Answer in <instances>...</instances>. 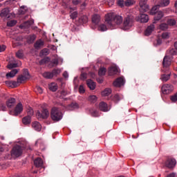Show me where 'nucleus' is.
<instances>
[{
    "label": "nucleus",
    "mask_w": 177,
    "mask_h": 177,
    "mask_svg": "<svg viewBox=\"0 0 177 177\" xmlns=\"http://www.w3.org/2000/svg\"><path fill=\"white\" fill-rule=\"evenodd\" d=\"M80 79H81L82 80H86V79H87V73H82L81 74V75H80Z\"/></svg>",
    "instance_id": "obj_54"
},
{
    "label": "nucleus",
    "mask_w": 177,
    "mask_h": 177,
    "mask_svg": "<svg viewBox=\"0 0 177 177\" xmlns=\"http://www.w3.org/2000/svg\"><path fill=\"white\" fill-rule=\"evenodd\" d=\"M111 93V89L110 88H106L102 93V96H109Z\"/></svg>",
    "instance_id": "obj_34"
},
{
    "label": "nucleus",
    "mask_w": 177,
    "mask_h": 177,
    "mask_svg": "<svg viewBox=\"0 0 177 177\" xmlns=\"http://www.w3.org/2000/svg\"><path fill=\"white\" fill-rule=\"evenodd\" d=\"M35 39H36V35H29L28 37V43L29 44H32L34 43Z\"/></svg>",
    "instance_id": "obj_33"
},
{
    "label": "nucleus",
    "mask_w": 177,
    "mask_h": 177,
    "mask_svg": "<svg viewBox=\"0 0 177 177\" xmlns=\"http://www.w3.org/2000/svg\"><path fill=\"white\" fill-rule=\"evenodd\" d=\"M12 88H16L19 85V82H18V80H17V81H12Z\"/></svg>",
    "instance_id": "obj_58"
},
{
    "label": "nucleus",
    "mask_w": 177,
    "mask_h": 177,
    "mask_svg": "<svg viewBox=\"0 0 177 177\" xmlns=\"http://www.w3.org/2000/svg\"><path fill=\"white\" fill-rule=\"evenodd\" d=\"M90 113L91 116L93 117H95V118L99 117V112L96 110L91 109L90 110Z\"/></svg>",
    "instance_id": "obj_41"
},
{
    "label": "nucleus",
    "mask_w": 177,
    "mask_h": 177,
    "mask_svg": "<svg viewBox=\"0 0 177 177\" xmlns=\"http://www.w3.org/2000/svg\"><path fill=\"white\" fill-rule=\"evenodd\" d=\"M78 16L77 12H73L70 15L71 19H73V20H75V19H77Z\"/></svg>",
    "instance_id": "obj_51"
},
{
    "label": "nucleus",
    "mask_w": 177,
    "mask_h": 177,
    "mask_svg": "<svg viewBox=\"0 0 177 177\" xmlns=\"http://www.w3.org/2000/svg\"><path fill=\"white\" fill-rule=\"evenodd\" d=\"M25 24H28V27H30V26H32V24H34V20L31 19V20L27 21L26 22H25Z\"/></svg>",
    "instance_id": "obj_57"
},
{
    "label": "nucleus",
    "mask_w": 177,
    "mask_h": 177,
    "mask_svg": "<svg viewBox=\"0 0 177 177\" xmlns=\"http://www.w3.org/2000/svg\"><path fill=\"white\" fill-rule=\"evenodd\" d=\"M41 53L43 55H48V48H44L41 50Z\"/></svg>",
    "instance_id": "obj_59"
},
{
    "label": "nucleus",
    "mask_w": 177,
    "mask_h": 177,
    "mask_svg": "<svg viewBox=\"0 0 177 177\" xmlns=\"http://www.w3.org/2000/svg\"><path fill=\"white\" fill-rule=\"evenodd\" d=\"M23 111V105L21 102L17 104V106H15V109L14 111H10V114L14 116H17Z\"/></svg>",
    "instance_id": "obj_7"
},
{
    "label": "nucleus",
    "mask_w": 177,
    "mask_h": 177,
    "mask_svg": "<svg viewBox=\"0 0 177 177\" xmlns=\"http://www.w3.org/2000/svg\"><path fill=\"white\" fill-rule=\"evenodd\" d=\"M42 75L46 79H53V74L52 72H44Z\"/></svg>",
    "instance_id": "obj_31"
},
{
    "label": "nucleus",
    "mask_w": 177,
    "mask_h": 177,
    "mask_svg": "<svg viewBox=\"0 0 177 177\" xmlns=\"http://www.w3.org/2000/svg\"><path fill=\"white\" fill-rule=\"evenodd\" d=\"M170 76H171V73L162 74L161 76V80H162V82H166L168 80H169Z\"/></svg>",
    "instance_id": "obj_32"
},
{
    "label": "nucleus",
    "mask_w": 177,
    "mask_h": 177,
    "mask_svg": "<svg viewBox=\"0 0 177 177\" xmlns=\"http://www.w3.org/2000/svg\"><path fill=\"white\" fill-rule=\"evenodd\" d=\"M49 89L53 92H56L58 89V85L55 82H52L49 85Z\"/></svg>",
    "instance_id": "obj_27"
},
{
    "label": "nucleus",
    "mask_w": 177,
    "mask_h": 177,
    "mask_svg": "<svg viewBox=\"0 0 177 177\" xmlns=\"http://www.w3.org/2000/svg\"><path fill=\"white\" fill-rule=\"evenodd\" d=\"M138 21H140V23H147V21H149L148 15L145 14H141L138 17Z\"/></svg>",
    "instance_id": "obj_18"
},
{
    "label": "nucleus",
    "mask_w": 177,
    "mask_h": 177,
    "mask_svg": "<svg viewBox=\"0 0 177 177\" xmlns=\"http://www.w3.org/2000/svg\"><path fill=\"white\" fill-rule=\"evenodd\" d=\"M6 84L7 86L12 88V81L7 80L6 81Z\"/></svg>",
    "instance_id": "obj_63"
},
{
    "label": "nucleus",
    "mask_w": 177,
    "mask_h": 177,
    "mask_svg": "<svg viewBox=\"0 0 177 177\" xmlns=\"http://www.w3.org/2000/svg\"><path fill=\"white\" fill-rule=\"evenodd\" d=\"M160 5H157L156 6H153L150 12V14L153 15L154 14H156L157 12H159L158 10L160 8Z\"/></svg>",
    "instance_id": "obj_37"
},
{
    "label": "nucleus",
    "mask_w": 177,
    "mask_h": 177,
    "mask_svg": "<svg viewBox=\"0 0 177 177\" xmlns=\"http://www.w3.org/2000/svg\"><path fill=\"white\" fill-rule=\"evenodd\" d=\"M167 55L170 56L177 55V50L175 48H170L167 50Z\"/></svg>",
    "instance_id": "obj_35"
},
{
    "label": "nucleus",
    "mask_w": 177,
    "mask_h": 177,
    "mask_svg": "<svg viewBox=\"0 0 177 177\" xmlns=\"http://www.w3.org/2000/svg\"><path fill=\"white\" fill-rule=\"evenodd\" d=\"M97 30L101 32H106L107 30V27L106 24H100L97 27Z\"/></svg>",
    "instance_id": "obj_29"
},
{
    "label": "nucleus",
    "mask_w": 177,
    "mask_h": 177,
    "mask_svg": "<svg viewBox=\"0 0 177 177\" xmlns=\"http://www.w3.org/2000/svg\"><path fill=\"white\" fill-rule=\"evenodd\" d=\"M1 17H5L6 19H10V10L8 8H4L0 13Z\"/></svg>",
    "instance_id": "obj_16"
},
{
    "label": "nucleus",
    "mask_w": 177,
    "mask_h": 177,
    "mask_svg": "<svg viewBox=\"0 0 177 177\" xmlns=\"http://www.w3.org/2000/svg\"><path fill=\"white\" fill-rule=\"evenodd\" d=\"M97 100V97L96 95H89L88 101L91 103H95Z\"/></svg>",
    "instance_id": "obj_36"
},
{
    "label": "nucleus",
    "mask_w": 177,
    "mask_h": 177,
    "mask_svg": "<svg viewBox=\"0 0 177 177\" xmlns=\"http://www.w3.org/2000/svg\"><path fill=\"white\" fill-rule=\"evenodd\" d=\"M135 3V1L133 0H127L124 2V6H131Z\"/></svg>",
    "instance_id": "obj_44"
},
{
    "label": "nucleus",
    "mask_w": 177,
    "mask_h": 177,
    "mask_svg": "<svg viewBox=\"0 0 177 177\" xmlns=\"http://www.w3.org/2000/svg\"><path fill=\"white\" fill-rule=\"evenodd\" d=\"M124 84V80L123 77H118L114 82H113V86L115 87H121Z\"/></svg>",
    "instance_id": "obj_12"
},
{
    "label": "nucleus",
    "mask_w": 177,
    "mask_h": 177,
    "mask_svg": "<svg viewBox=\"0 0 177 177\" xmlns=\"http://www.w3.org/2000/svg\"><path fill=\"white\" fill-rule=\"evenodd\" d=\"M60 73H61V70L60 69H53L52 71L53 77L57 76Z\"/></svg>",
    "instance_id": "obj_45"
},
{
    "label": "nucleus",
    "mask_w": 177,
    "mask_h": 177,
    "mask_svg": "<svg viewBox=\"0 0 177 177\" xmlns=\"http://www.w3.org/2000/svg\"><path fill=\"white\" fill-rule=\"evenodd\" d=\"M15 55L17 56V57H18V59H22L24 57V54L21 50H18Z\"/></svg>",
    "instance_id": "obj_50"
},
{
    "label": "nucleus",
    "mask_w": 177,
    "mask_h": 177,
    "mask_svg": "<svg viewBox=\"0 0 177 177\" xmlns=\"http://www.w3.org/2000/svg\"><path fill=\"white\" fill-rule=\"evenodd\" d=\"M51 63L53 65L57 66L59 64V59L57 58H54L52 59Z\"/></svg>",
    "instance_id": "obj_53"
},
{
    "label": "nucleus",
    "mask_w": 177,
    "mask_h": 177,
    "mask_svg": "<svg viewBox=\"0 0 177 177\" xmlns=\"http://www.w3.org/2000/svg\"><path fill=\"white\" fill-rule=\"evenodd\" d=\"M44 46V41L42 39H38L35 41V43L34 44V48L36 50H39L41 48H43Z\"/></svg>",
    "instance_id": "obj_13"
},
{
    "label": "nucleus",
    "mask_w": 177,
    "mask_h": 177,
    "mask_svg": "<svg viewBox=\"0 0 177 177\" xmlns=\"http://www.w3.org/2000/svg\"><path fill=\"white\" fill-rule=\"evenodd\" d=\"M80 108L79 104L77 102H71L69 105L67 106V110L68 111H73L75 109H77Z\"/></svg>",
    "instance_id": "obj_17"
},
{
    "label": "nucleus",
    "mask_w": 177,
    "mask_h": 177,
    "mask_svg": "<svg viewBox=\"0 0 177 177\" xmlns=\"http://www.w3.org/2000/svg\"><path fill=\"white\" fill-rule=\"evenodd\" d=\"M31 122V118L30 116H27L22 118V123H24V124L27 125L30 124Z\"/></svg>",
    "instance_id": "obj_30"
},
{
    "label": "nucleus",
    "mask_w": 177,
    "mask_h": 177,
    "mask_svg": "<svg viewBox=\"0 0 177 177\" xmlns=\"http://www.w3.org/2000/svg\"><path fill=\"white\" fill-rule=\"evenodd\" d=\"M160 28L162 31H166L169 28V26L167 24L163 23L160 25Z\"/></svg>",
    "instance_id": "obj_40"
},
{
    "label": "nucleus",
    "mask_w": 177,
    "mask_h": 177,
    "mask_svg": "<svg viewBox=\"0 0 177 177\" xmlns=\"http://www.w3.org/2000/svg\"><path fill=\"white\" fill-rule=\"evenodd\" d=\"M50 118L52 120L59 122L62 119L63 114L57 108L54 107L51 109Z\"/></svg>",
    "instance_id": "obj_2"
},
{
    "label": "nucleus",
    "mask_w": 177,
    "mask_h": 177,
    "mask_svg": "<svg viewBox=\"0 0 177 177\" xmlns=\"http://www.w3.org/2000/svg\"><path fill=\"white\" fill-rule=\"evenodd\" d=\"M17 23L16 20H11L7 23V26L8 27H14V26H16Z\"/></svg>",
    "instance_id": "obj_42"
},
{
    "label": "nucleus",
    "mask_w": 177,
    "mask_h": 177,
    "mask_svg": "<svg viewBox=\"0 0 177 177\" xmlns=\"http://www.w3.org/2000/svg\"><path fill=\"white\" fill-rule=\"evenodd\" d=\"M118 6H120L121 8L124 7V6H125V1L123 0H119L118 1Z\"/></svg>",
    "instance_id": "obj_56"
},
{
    "label": "nucleus",
    "mask_w": 177,
    "mask_h": 177,
    "mask_svg": "<svg viewBox=\"0 0 177 177\" xmlns=\"http://www.w3.org/2000/svg\"><path fill=\"white\" fill-rule=\"evenodd\" d=\"M18 72L19 71L17 69H13L10 73H8L6 74V77L7 78H9V77L13 78Z\"/></svg>",
    "instance_id": "obj_26"
},
{
    "label": "nucleus",
    "mask_w": 177,
    "mask_h": 177,
    "mask_svg": "<svg viewBox=\"0 0 177 177\" xmlns=\"http://www.w3.org/2000/svg\"><path fill=\"white\" fill-rule=\"evenodd\" d=\"M113 100L115 103H118L120 100V95H118V94H115V95H114V97L113 98Z\"/></svg>",
    "instance_id": "obj_52"
},
{
    "label": "nucleus",
    "mask_w": 177,
    "mask_h": 177,
    "mask_svg": "<svg viewBox=\"0 0 177 177\" xmlns=\"http://www.w3.org/2000/svg\"><path fill=\"white\" fill-rule=\"evenodd\" d=\"M169 37V34L167 32H164L162 35V38L164 39H167Z\"/></svg>",
    "instance_id": "obj_62"
},
{
    "label": "nucleus",
    "mask_w": 177,
    "mask_h": 177,
    "mask_svg": "<svg viewBox=\"0 0 177 177\" xmlns=\"http://www.w3.org/2000/svg\"><path fill=\"white\" fill-rule=\"evenodd\" d=\"M91 21L93 24L91 26V28H93V30H95V28H96V26H97L99 23H100V15L96 14L93 15L91 18Z\"/></svg>",
    "instance_id": "obj_10"
},
{
    "label": "nucleus",
    "mask_w": 177,
    "mask_h": 177,
    "mask_svg": "<svg viewBox=\"0 0 177 177\" xmlns=\"http://www.w3.org/2000/svg\"><path fill=\"white\" fill-rule=\"evenodd\" d=\"M134 18L131 15H128L124 18L122 28L123 30H127L133 26Z\"/></svg>",
    "instance_id": "obj_3"
},
{
    "label": "nucleus",
    "mask_w": 177,
    "mask_h": 177,
    "mask_svg": "<svg viewBox=\"0 0 177 177\" xmlns=\"http://www.w3.org/2000/svg\"><path fill=\"white\" fill-rule=\"evenodd\" d=\"M118 72V69L116 66H111L109 69V73L110 75H114L117 74Z\"/></svg>",
    "instance_id": "obj_25"
},
{
    "label": "nucleus",
    "mask_w": 177,
    "mask_h": 177,
    "mask_svg": "<svg viewBox=\"0 0 177 177\" xmlns=\"http://www.w3.org/2000/svg\"><path fill=\"white\" fill-rule=\"evenodd\" d=\"M7 67H8V69H12V68H17V63H10V62H9Z\"/></svg>",
    "instance_id": "obj_43"
},
{
    "label": "nucleus",
    "mask_w": 177,
    "mask_h": 177,
    "mask_svg": "<svg viewBox=\"0 0 177 177\" xmlns=\"http://www.w3.org/2000/svg\"><path fill=\"white\" fill-rule=\"evenodd\" d=\"M32 128L37 131L41 130V125L39 122H34L32 123Z\"/></svg>",
    "instance_id": "obj_21"
},
{
    "label": "nucleus",
    "mask_w": 177,
    "mask_h": 177,
    "mask_svg": "<svg viewBox=\"0 0 177 177\" xmlns=\"http://www.w3.org/2000/svg\"><path fill=\"white\" fill-rule=\"evenodd\" d=\"M16 104V100L15 98H9L8 100L6 102V105L8 108L9 109H12L15 107Z\"/></svg>",
    "instance_id": "obj_14"
},
{
    "label": "nucleus",
    "mask_w": 177,
    "mask_h": 177,
    "mask_svg": "<svg viewBox=\"0 0 177 177\" xmlns=\"http://www.w3.org/2000/svg\"><path fill=\"white\" fill-rule=\"evenodd\" d=\"M79 92H80V93H85V88L83 85L80 86Z\"/></svg>",
    "instance_id": "obj_55"
},
{
    "label": "nucleus",
    "mask_w": 177,
    "mask_h": 177,
    "mask_svg": "<svg viewBox=\"0 0 177 177\" xmlns=\"http://www.w3.org/2000/svg\"><path fill=\"white\" fill-rule=\"evenodd\" d=\"M169 0H162L160 2V6L162 7L167 6L169 4Z\"/></svg>",
    "instance_id": "obj_46"
},
{
    "label": "nucleus",
    "mask_w": 177,
    "mask_h": 177,
    "mask_svg": "<svg viewBox=\"0 0 177 177\" xmlns=\"http://www.w3.org/2000/svg\"><path fill=\"white\" fill-rule=\"evenodd\" d=\"M17 80H18V82L19 84H23L29 79L27 77H26L23 75H21L18 76V78H17Z\"/></svg>",
    "instance_id": "obj_28"
},
{
    "label": "nucleus",
    "mask_w": 177,
    "mask_h": 177,
    "mask_svg": "<svg viewBox=\"0 0 177 177\" xmlns=\"http://www.w3.org/2000/svg\"><path fill=\"white\" fill-rule=\"evenodd\" d=\"M6 49V46L5 45H0V53L4 52Z\"/></svg>",
    "instance_id": "obj_61"
},
{
    "label": "nucleus",
    "mask_w": 177,
    "mask_h": 177,
    "mask_svg": "<svg viewBox=\"0 0 177 177\" xmlns=\"http://www.w3.org/2000/svg\"><path fill=\"white\" fill-rule=\"evenodd\" d=\"M176 176V174L175 173H171L170 174H167V177H175Z\"/></svg>",
    "instance_id": "obj_64"
},
{
    "label": "nucleus",
    "mask_w": 177,
    "mask_h": 177,
    "mask_svg": "<svg viewBox=\"0 0 177 177\" xmlns=\"http://www.w3.org/2000/svg\"><path fill=\"white\" fill-rule=\"evenodd\" d=\"M154 15L155 17L153 24H156V21H159V20H161V19L164 16V13L162 11H159L154 14Z\"/></svg>",
    "instance_id": "obj_15"
},
{
    "label": "nucleus",
    "mask_w": 177,
    "mask_h": 177,
    "mask_svg": "<svg viewBox=\"0 0 177 177\" xmlns=\"http://www.w3.org/2000/svg\"><path fill=\"white\" fill-rule=\"evenodd\" d=\"M82 0H72V3L73 5L77 6L81 3Z\"/></svg>",
    "instance_id": "obj_60"
},
{
    "label": "nucleus",
    "mask_w": 177,
    "mask_h": 177,
    "mask_svg": "<svg viewBox=\"0 0 177 177\" xmlns=\"http://www.w3.org/2000/svg\"><path fill=\"white\" fill-rule=\"evenodd\" d=\"M171 63V57L166 55L165 58L163 59V68L162 69V72H165V68L168 69V68L170 66Z\"/></svg>",
    "instance_id": "obj_9"
},
{
    "label": "nucleus",
    "mask_w": 177,
    "mask_h": 177,
    "mask_svg": "<svg viewBox=\"0 0 177 177\" xmlns=\"http://www.w3.org/2000/svg\"><path fill=\"white\" fill-rule=\"evenodd\" d=\"M26 112L28 113V115L27 116H29L30 118L34 115V111H33V109L32 108L28 109Z\"/></svg>",
    "instance_id": "obj_47"
},
{
    "label": "nucleus",
    "mask_w": 177,
    "mask_h": 177,
    "mask_svg": "<svg viewBox=\"0 0 177 177\" xmlns=\"http://www.w3.org/2000/svg\"><path fill=\"white\" fill-rule=\"evenodd\" d=\"M176 21L173 19H167V26H176Z\"/></svg>",
    "instance_id": "obj_39"
},
{
    "label": "nucleus",
    "mask_w": 177,
    "mask_h": 177,
    "mask_svg": "<svg viewBox=\"0 0 177 177\" xmlns=\"http://www.w3.org/2000/svg\"><path fill=\"white\" fill-rule=\"evenodd\" d=\"M147 3V0H140V10L142 12H147L149 10V6Z\"/></svg>",
    "instance_id": "obj_11"
},
{
    "label": "nucleus",
    "mask_w": 177,
    "mask_h": 177,
    "mask_svg": "<svg viewBox=\"0 0 177 177\" xmlns=\"http://www.w3.org/2000/svg\"><path fill=\"white\" fill-rule=\"evenodd\" d=\"M154 28H155L154 25L151 24V25L149 26L145 32V36H147V37L150 36L151 34L152 33V32L153 31Z\"/></svg>",
    "instance_id": "obj_19"
},
{
    "label": "nucleus",
    "mask_w": 177,
    "mask_h": 177,
    "mask_svg": "<svg viewBox=\"0 0 177 177\" xmlns=\"http://www.w3.org/2000/svg\"><path fill=\"white\" fill-rule=\"evenodd\" d=\"M170 100H171L172 102H177V93L173 94V95H170Z\"/></svg>",
    "instance_id": "obj_49"
},
{
    "label": "nucleus",
    "mask_w": 177,
    "mask_h": 177,
    "mask_svg": "<svg viewBox=\"0 0 177 177\" xmlns=\"http://www.w3.org/2000/svg\"><path fill=\"white\" fill-rule=\"evenodd\" d=\"M176 165V160L173 158H167L165 162V166L169 168V169H173Z\"/></svg>",
    "instance_id": "obj_8"
},
{
    "label": "nucleus",
    "mask_w": 177,
    "mask_h": 177,
    "mask_svg": "<svg viewBox=\"0 0 177 177\" xmlns=\"http://www.w3.org/2000/svg\"><path fill=\"white\" fill-rule=\"evenodd\" d=\"M99 109L101 111H103V112H106L108 111V105L107 104H106V102H100V104H99Z\"/></svg>",
    "instance_id": "obj_22"
},
{
    "label": "nucleus",
    "mask_w": 177,
    "mask_h": 177,
    "mask_svg": "<svg viewBox=\"0 0 177 177\" xmlns=\"http://www.w3.org/2000/svg\"><path fill=\"white\" fill-rule=\"evenodd\" d=\"M23 149L19 145H15L11 151V155L13 157H19L22 154Z\"/></svg>",
    "instance_id": "obj_5"
},
{
    "label": "nucleus",
    "mask_w": 177,
    "mask_h": 177,
    "mask_svg": "<svg viewBox=\"0 0 177 177\" xmlns=\"http://www.w3.org/2000/svg\"><path fill=\"white\" fill-rule=\"evenodd\" d=\"M34 165L37 167H41L44 165V161L41 158H37L34 160Z\"/></svg>",
    "instance_id": "obj_23"
},
{
    "label": "nucleus",
    "mask_w": 177,
    "mask_h": 177,
    "mask_svg": "<svg viewBox=\"0 0 177 177\" xmlns=\"http://www.w3.org/2000/svg\"><path fill=\"white\" fill-rule=\"evenodd\" d=\"M123 18L120 15H115L113 13H108L105 16V21L108 27H115L122 24Z\"/></svg>",
    "instance_id": "obj_1"
},
{
    "label": "nucleus",
    "mask_w": 177,
    "mask_h": 177,
    "mask_svg": "<svg viewBox=\"0 0 177 177\" xmlns=\"http://www.w3.org/2000/svg\"><path fill=\"white\" fill-rule=\"evenodd\" d=\"M161 91L163 94H170L174 91V86L172 84H167L162 86Z\"/></svg>",
    "instance_id": "obj_6"
},
{
    "label": "nucleus",
    "mask_w": 177,
    "mask_h": 177,
    "mask_svg": "<svg viewBox=\"0 0 177 177\" xmlns=\"http://www.w3.org/2000/svg\"><path fill=\"white\" fill-rule=\"evenodd\" d=\"M106 68L104 67H101L99 71H98V74L100 76H104V75H106Z\"/></svg>",
    "instance_id": "obj_38"
},
{
    "label": "nucleus",
    "mask_w": 177,
    "mask_h": 177,
    "mask_svg": "<svg viewBox=\"0 0 177 177\" xmlns=\"http://www.w3.org/2000/svg\"><path fill=\"white\" fill-rule=\"evenodd\" d=\"M88 21V17L86 15H83L79 18V23L80 24H86Z\"/></svg>",
    "instance_id": "obj_24"
},
{
    "label": "nucleus",
    "mask_w": 177,
    "mask_h": 177,
    "mask_svg": "<svg viewBox=\"0 0 177 177\" xmlns=\"http://www.w3.org/2000/svg\"><path fill=\"white\" fill-rule=\"evenodd\" d=\"M50 113L47 109L43 108L41 111H37L36 116L38 120H46L49 117Z\"/></svg>",
    "instance_id": "obj_4"
},
{
    "label": "nucleus",
    "mask_w": 177,
    "mask_h": 177,
    "mask_svg": "<svg viewBox=\"0 0 177 177\" xmlns=\"http://www.w3.org/2000/svg\"><path fill=\"white\" fill-rule=\"evenodd\" d=\"M22 75L26 77L28 79H30V75L28 69H24V73L22 74Z\"/></svg>",
    "instance_id": "obj_48"
},
{
    "label": "nucleus",
    "mask_w": 177,
    "mask_h": 177,
    "mask_svg": "<svg viewBox=\"0 0 177 177\" xmlns=\"http://www.w3.org/2000/svg\"><path fill=\"white\" fill-rule=\"evenodd\" d=\"M86 84L91 90H95L96 88V83L92 80H87Z\"/></svg>",
    "instance_id": "obj_20"
}]
</instances>
